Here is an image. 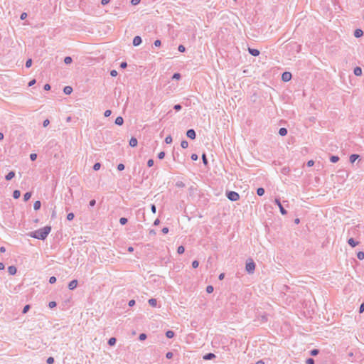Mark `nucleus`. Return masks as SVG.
I'll return each instance as SVG.
<instances>
[{"mask_svg": "<svg viewBox=\"0 0 364 364\" xmlns=\"http://www.w3.org/2000/svg\"><path fill=\"white\" fill-rule=\"evenodd\" d=\"M21 196V193L19 191L16 190L14 191L13 196L15 199H18Z\"/></svg>", "mask_w": 364, "mask_h": 364, "instance_id": "obj_23", "label": "nucleus"}, {"mask_svg": "<svg viewBox=\"0 0 364 364\" xmlns=\"http://www.w3.org/2000/svg\"><path fill=\"white\" fill-rule=\"evenodd\" d=\"M50 283L53 284L56 282V278L55 277H51L49 279Z\"/></svg>", "mask_w": 364, "mask_h": 364, "instance_id": "obj_51", "label": "nucleus"}, {"mask_svg": "<svg viewBox=\"0 0 364 364\" xmlns=\"http://www.w3.org/2000/svg\"><path fill=\"white\" fill-rule=\"evenodd\" d=\"M279 134L281 135V136H285L287 135V130L286 128H280L279 130Z\"/></svg>", "mask_w": 364, "mask_h": 364, "instance_id": "obj_21", "label": "nucleus"}, {"mask_svg": "<svg viewBox=\"0 0 364 364\" xmlns=\"http://www.w3.org/2000/svg\"><path fill=\"white\" fill-rule=\"evenodd\" d=\"M149 304L153 306V307H155L156 306V304H157V301L155 299H150L149 300Z\"/></svg>", "mask_w": 364, "mask_h": 364, "instance_id": "obj_22", "label": "nucleus"}, {"mask_svg": "<svg viewBox=\"0 0 364 364\" xmlns=\"http://www.w3.org/2000/svg\"><path fill=\"white\" fill-rule=\"evenodd\" d=\"M137 139L134 137H132L129 140V145L132 146V147H135L137 145Z\"/></svg>", "mask_w": 364, "mask_h": 364, "instance_id": "obj_11", "label": "nucleus"}, {"mask_svg": "<svg viewBox=\"0 0 364 364\" xmlns=\"http://www.w3.org/2000/svg\"><path fill=\"white\" fill-rule=\"evenodd\" d=\"M117 169H118L119 171H122V170H124V164H119L117 166Z\"/></svg>", "mask_w": 364, "mask_h": 364, "instance_id": "obj_45", "label": "nucleus"}, {"mask_svg": "<svg viewBox=\"0 0 364 364\" xmlns=\"http://www.w3.org/2000/svg\"><path fill=\"white\" fill-rule=\"evenodd\" d=\"M331 161L333 163H336L339 160V158L336 156H332L330 159Z\"/></svg>", "mask_w": 364, "mask_h": 364, "instance_id": "obj_31", "label": "nucleus"}, {"mask_svg": "<svg viewBox=\"0 0 364 364\" xmlns=\"http://www.w3.org/2000/svg\"><path fill=\"white\" fill-rule=\"evenodd\" d=\"M154 46L156 47H159L161 46V41L160 40H156L154 41Z\"/></svg>", "mask_w": 364, "mask_h": 364, "instance_id": "obj_53", "label": "nucleus"}, {"mask_svg": "<svg viewBox=\"0 0 364 364\" xmlns=\"http://www.w3.org/2000/svg\"><path fill=\"white\" fill-rule=\"evenodd\" d=\"M348 242L353 247H355L358 245V242H355L353 238H350Z\"/></svg>", "mask_w": 364, "mask_h": 364, "instance_id": "obj_19", "label": "nucleus"}, {"mask_svg": "<svg viewBox=\"0 0 364 364\" xmlns=\"http://www.w3.org/2000/svg\"><path fill=\"white\" fill-rule=\"evenodd\" d=\"M124 122L123 118L122 117H118L115 119V124L117 125H122Z\"/></svg>", "mask_w": 364, "mask_h": 364, "instance_id": "obj_17", "label": "nucleus"}, {"mask_svg": "<svg viewBox=\"0 0 364 364\" xmlns=\"http://www.w3.org/2000/svg\"><path fill=\"white\" fill-rule=\"evenodd\" d=\"M199 265V263L197 260H194L193 262H192V266L193 268H197Z\"/></svg>", "mask_w": 364, "mask_h": 364, "instance_id": "obj_39", "label": "nucleus"}, {"mask_svg": "<svg viewBox=\"0 0 364 364\" xmlns=\"http://www.w3.org/2000/svg\"><path fill=\"white\" fill-rule=\"evenodd\" d=\"M206 291H207V293H208V294L212 293V292L213 291V287L212 286H208V287H206Z\"/></svg>", "mask_w": 364, "mask_h": 364, "instance_id": "obj_34", "label": "nucleus"}, {"mask_svg": "<svg viewBox=\"0 0 364 364\" xmlns=\"http://www.w3.org/2000/svg\"><path fill=\"white\" fill-rule=\"evenodd\" d=\"M141 43V38L140 36H135L133 39V45L137 46Z\"/></svg>", "mask_w": 364, "mask_h": 364, "instance_id": "obj_8", "label": "nucleus"}, {"mask_svg": "<svg viewBox=\"0 0 364 364\" xmlns=\"http://www.w3.org/2000/svg\"><path fill=\"white\" fill-rule=\"evenodd\" d=\"M357 257L359 259L362 260L364 259V252H358L357 254Z\"/></svg>", "mask_w": 364, "mask_h": 364, "instance_id": "obj_28", "label": "nucleus"}, {"mask_svg": "<svg viewBox=\"0 0 364 364\" xmlns=\"http://www.w3.org/2000/svg\"><path fill=\"white\" fill-rule=\"evenodd\" d=\"M115 343H116V339H115V338H109V341H108V343H109V345H110V346H113V345H114V344H115Z\"/></svg>", "mask_w": 364, "mask_h": 364, "instance_id": "obj_33", "label": "nucleus"}, {"mask_svg": "<svg viewBox=\"0 0 364 364\" xmlns=\"http://www.w3.org/2000/svg\"><path fill=\"white\" fill-rule=\"evenodd\" d=\"M64 62L65 64H70L72 63V58L71 57H65V59H64Z\"/></svg>", "mask_w": 364, "mask_h": 364, "instance_id": "obj_30", "label": "nucleus"}, {"mask_svg": "<svg viewBox=\"0 0 364 364\" xmlns=\"http://www.w3.org/2000/svg\"><path fill=\"white\" fill-rule=\"evenodd\" d=\"M29 309H30V306L26 305L23 309V314L27 313V311L29 310Z\"/></svg>", "mask_w": 364, "mask_h": 364, "instance_id": "obj_41", "label": "nucleus"}, {"mask_svg": "<svg viewBox=\"0 0 364 364\" xmlns=\"http://www.w3.org/2000/svg\"><path fill=\"white\" fill-rule=\"evenodd\" d=\"M140 2V0H132L131 1V3L132 5H137L139 4Z\"/></svg>", "mask_w": 364, "mask_h": 364, "instance_id": "obj_55", "label": "nucleus"}, {"mask_svg": "<svg viewBox=\"0 0 364 364\" xmlns=\"http://www.w3.org/2000/svg\"><path fill=\"white\" fill-rule=\"evenodd\" d=\"M191 159H192V160H193V161H196V160H198V155H197V154H192V155H191Z\"/></svg>", "mask_w": 364, "mask_h": 364, "instance_id": "obj_59", "label": "nucleus"}, {"mask_svg": "<svg viewBox=\"0 0 364 364\" xmlns=\"http://www.w3.org/2000/svg\"><path fill=\"white\" fill-rule=\"evenodd\" d=\"M318 353V350H317V349H314L311 351V355L313 356L316 355Z\"/></svg>", "mask_w": 364, "mask_h": 364, "instance_id": "obj_40", "label": "nucleus"}, {"mask_svg": "<svg viewBox=\"0 0 364 364\" xmlns=\"http://www.w3.org/2000/svg\"><path fill=\"white\" fill-rule=\"evenodd\" d=\"M363 35V31L361 29H360V28L356 29V30L355 31V32H354V36H355V37H356V38H360V37H361Z\"/></svg>", "mask_w": 364, "mask_h": 364, "instance_id": "obj_10", "label": "nucleus"}, {"mask_svg": "<svg viewBox=\"0 0 364 364\" xmlns=\"http://www.w3.org/2000/svg\"><path fill=\"white\" fill-rule=\"evenodd\" d=\"M257 193L258 196H262L264 195V189L263 188H259L257 190Z\"/></svg>", "mask_w": 364, "mask_h": 364, "instance_id": "obj_24", "label": "nucleus"}, {"mask_svg": "<svg viewBox=\"0 0 364 364\" xmlns=\"http://www.w3.org/2000/svg\"><path fill=\"white\" fill-rule=\"evenodd\" d=\"M146 338V335L145 333H141V334L139 335V339H140L141 341H144V340H145Z\"/></svg>", "mask_w": 364, "mask_h": 364, "instance_id": "obj_42", "label": "nucleus"}, {"mask_svg": "<svg viewBox=\"0 0 364 364\" xmlns=\"http://www.w3.org/2000/svg\"><path fill=\"white\" fill-rule=\"evenodd\" d=\"M166 358L168 359H171L172 357H173V353L171 352H168L166 355Z\"/></svg>", "mask_w": 364, "mask_h": 364, "instance_id": "obj_52", "label": "nucleus"}, {"mask_svg": "<svg viewBox=\"0 0 364 364\" xmlns=\"http://www.w3.org/2000/svg\"><path fill=\"white\" fill-rule=\"evenodd\" d=\"M186 135L188 138L194 139L196 138V132L193 129H189L186 132Z\"/></svg>", "mask_w": 364, "mask_h": 364, "instance_id": "obj_6", "label": "nucleus"}, {"mask_svg": "<svg viewBox=\"0 0 364 364\" xmlns=\"http://www.w3.org/2000/svg\"><path fill=\"white\" fill-rule=\"evenodd\" d=\"M228 198L231 201H237L240 199V195L235 191H229L227 193Z\"/></svg>", "mask_w": 364, "mask_h": 364, "instance_id": "obj_2", "label": "nucleus"}, {"mask_svg": "<svg viewBox=\"0 0 364 364\" xmlns=\"http://www.w3.org/2000/svg\"><path fill=\"white\" fill-rule=\"evenodd\" d=\"M73 218H74V214L73 213H70L68 214L67 219L68 220H72Z\"/></svg>", "mask_w": 364, "mask_h": 364, "instance_id": "obj_37", "label": "nucleus"}, {"mask_svg": "<svg viewBox=\"0 0 364 364\" xmlns=\"http://www.w3.org/2000/svg\"><path fill=\"white\" fill-rule=\"evenodd\" d=\"M100 166H101V165H100V163H96L94 165L93 168H94V170L97 171V170H99L100 168Z\"/></svg>", "mask_w": 364, "mask_h": 364, "instance_id": "obj_36", "label": "nucleus"}, {"mask_svg": "<svg viewBox=\"0 0 364 364\" xmlns=\"http://www.w3.org/2000/svg\"><path fill=\"white\" fill-rule=\"evenodd\" d=\"M111 113H112V112H111V110L107 109V110H106V111L105 112V116L106 117H107L110 116Z\"/></svg>", "mask_w": 364, "mask_h": 364, "instance_id": "obj_54", "label": "nucleus"}, {"mask_svg": "<svg viewBox=\"0 0 364 364\" xmlns=\"http://www.w3.org/2000/svg\"><path fill=\"white\" fill-rule=\"evenodd\" d=\"M127 222V219L125 218H121L120 220H119V223L122 224V225H125Z\"/></svg>", "mask_w": 364, "mask_h": 364, "instance_id": "obj_35", "label": "nucleus"}, {"mask_svg": "<svg viewBox=\"0 0 364 364\" xmlns=\"http://www.w3.org/2000/svg\"><path fill=\"white\" fill-rule=\"evenodd\" d=\"M255 269V263L251 260L246 264V270L249 273H252Z\"/></svg>", "mask_w": 364, "mask_h": 364, "instance_id": "obj_3", "label": "nucleus"}, {"mask_svg": "<svg viewBox=\"0 0 364 364\" xmlns=\"http://www.w3.org/2000/svg\"><path fill=\"white\" fill-rule=\"evenodd\" d=\"M31 64H32V60L31 59H28L26 63V66L27 68H29L31 66Z\"/></svg>", "mask_w": 364, "mask_h": 364, "instance_id": "obj_43", "label": "nucleus"}, {"mask_svg": "<svg viewBox=\"0 0 364 364\" xmlns=\"http://www.w3.org/2000/svg\"><path fill=\"white\" fill-rule=\"evenodd\" d=\"M162 232L164 233V234H166L168 232V228L165 227L162 229Z\"/></svg>", "mask_w": 364, "mask_h": 364, "instance_id": "obj_63", "label": "nucleus"}, {"mask_svg": "<svg viewBox=\"0 0 364 364\" xmlns=\"http://www.w3.org/2000/svg\"><path fill=\"white\" fill-rule=\"evenodd\" d=\"M165 142L168 144H171L172 142V137L171 136L168 135L165 139Z\"/></svg>", "mask_w": 364, "mask_h": 364, "instance_id": "obj_29", "label": "nucleus"}, {"mask_svg": "<svg viewBox=\"0 0 364 364\" xmlns=\"http://www.w3.org/2000/svg\"><path fill=\"white\" fill-rule=\"evenodd\" d=\"M181 77V75L179 73H175L173 76V78L178 80Z\"/></svg>", "mask_w": 364, "mask_h": 364, "instance_id": "obj_58", "label": "nucleus"}, {"mask_svg": "<svg viewBox=\"0 0 364 364\" xmlns=\"http://www.w3.org/2000/svg\"><path fill=\"white\" fill-rule=\"evenodd\" d=\"M110 75H111L112 77H115V76H117V70H112V71H111V73H110Z\"/></svg>", "mask_w": 364, "mask_h": 364, "instance_id": "obj_56", "label": "nucleus"}, {"mask_svg": "<svg viewBox=\"0 0 364 364\" xmlns=\"http://www.w3.org/2000/svg\"><path fill=\"white\" fill-rule=\"evenodd\" d=\"M27 17V14L26 13H22L21 15V19L23 20L25 19Z\"/></svg>", "mask_w": 364, "mask_h": 364, "instance_id": "obj_62", "label": "nucleus"}, {"mask_svg": "<svg viewBox=\"0 0 364 364\" xmlns=\"http://www.w3.org/2000/svg\"><path fill=\"white\" fill-rule=\"evenodd\" d=\"M15 176V173L14 171H10L6 176V179L7 181H9L11 179H12Z\"/></svg>", "mask_w": 364, "mask_h": 364, "instance_id": "obj_16", "label": "nucleus"}, {"mask_svg": "<svg viewBox=\"0 0 364 364\" xmlns=\"http://www.w3.org/2000/svg\"><path fill=\"white\" fill-rule=\"evenodd\" d=\"M166 336L167 338H173L174 336V333L172 331H168L166 333Z\"/></svg>", "mask_w": 364, "mask_h": 364, "instance_id": "obj_25", "label": "nucleus"}, {"mask_svg": "<svg viewBox=\"0 0 364 364\" xmlns=\"http://www.w3.org/2000/svg\"><path fill=\"white\" fill-rule=\"evenodd\" d=\"M56 306V303L55 301H50L49 302V307L50 308H53Z\"/></svg>", "mask_w": 364, "mask_h": 364, "instance_id": "obj_57", "label": "nucleus"}, {"mask_svg": "<svg viewBox=\"0 0 364 364\" xmlns=\"http://www.w3.org/2000/svg\"><path fill=\"white\" fill-rule=\"evenodd\" d=\"M54 363V358L53 357H49L47 359V363L48 364H53Z\"/></svg>", "mask_w": 364, "mask_h": 364, "instance_id": "obj_38", "label": "nucleus"}, {"mask_svg": "<svg viewBox=\"0 0 364 364\" xmlns=\"http://www.w3.org/2000/svg\"><path fill=\"white\" fill-rule=\"evenodd\" d=\"M306 363V364H314V360L312 358H308Z\"/></svg>", "mask_w": 364, "mask_h": 364, "instance_id": "obj_47", "label": "nucleus"}, {"mask_svg": "<svg viewBox=\"0 0 364 364\" xmlns=\"http://www.w3.org/2000/svg\"><path fill=\"white\" fill-rule=\"evenodd\" d=\"M8 272L10 274L14 275L16 273V268L14 266H10L8 268Z\"/></svg>", "mask_w": 364, "mask_h": 364, "instance_id": "obj_14", "label": "nucleus"}, {"mask_svg": "<svg viewBox=\"0 0 364 364\" xmlns=\"http://www.w3.org/2000/svg\"><path fill=\"white\" fill-rule=\"evenodd\" d=\"M41 203L39 200H36L34 204H33V208L34 210H38L40 209L41 208Z\"/></svg>", "mask_w": 364, "mask_h": 364, "instance_id": "obj_18", "label": "nucleus"}, {"mask_svg": "<svg viewBox=\"0 0 364 364\" xmlns=\"http://www.w3.org/2000/svg\"><path fill=\"white\" fill-rule=\"evenodd\" d=\"M51 231V227L50 226H46L43 228H41L39 230H37L34 232H32L30 235L31 237L33 238H36L38 240H45L48 234Z\"/></svg>", "mask_w": 364, "mask_h": 364, "instance_id": "obj_1", "label": "nucleus"}, {"mask_svg": "<svg viewBox=\"0 0 364 364\" xmlns=\"http://www.w3.org/2000/svg\"><path fill=\"white\" fill-rule=\"evenodd\" d=\"M215 357V354L213 353H208L203 356L204 360H210L212 358H214Z\"/></svg>", "mask_w": 364, "mask_h": 364, "instance_id": "obj_15", "label": "nucleus"}, {"mask_svg": "<svg viewBox=\"0 0 364 364\" xmlns=\"http://www.w3.org/2000/svg\"><path fill=\"white\" fill-rule=\"evenodd\" d=\"M275 203L276 204L279 206V210H280V212L282 215H286L287 214V211L286 210L283 208V206L282 205L279 199L276 198L275 199Z\"/></svg>", "mask_w": 364, "mask_h": 364, "instance_id": "obj_5", "label": "nucleus"}, {"mask_svg": "<svg viewBox=\"0 0 364 364\" xmlns=\"http://www.w3.org/2000/svg\"><path fill=\"white\" fill-rule=\"evenodd\" d=\"M353 73L356 76H360L362 75V69L360 67H356L354 68Z\"/></svg>", "mask_w": 364, "mask_h": 364, "instance_id": "obj_12", "label": "nucleus"}, {"mask_svg": "<svg viewBox=\"0 0 364 364\" xmlns=\"http://www.w3.org/2000/svg\"><path fill=\"white\" fill-rule=\"evenodd\" d=\"M63 92L66 95H70L73 92V88L70 86H66L64 87Z\"/></svg>", "mask_w": 364, "mask_h": 364, "instance_id": "obj_13", "label": "nucleus"}, {"mask_svg": "<svg viewBox=\"0 0 364 364\" xmlns=\"http://www.w3.org/2000/svg\"><path fill=\"white\" fill-rule=\"evenodd\" d=\"M50 124V121L48 119H46L43 121V127H47Z\"/></svg>", "mask_w": 364, "mask_h": 364, "instance_id": "obj_60", "label": "nucleus"}, {"mask_svg": "<svg viewBox=\"0 0 364 364\" xmlns=\"http://www.w3.org/2000/svg\"><path fill=\"white\" fill-rule=\"evenodd\" d=\"M164 156H165V153L164 151H161L159 154H158V157L160 159H162L164 158Z\"/></svg>", "mask_w": 364, "mask_h": 364, "instance_id": "obj_44", "label": "nucleus"}, {"mask_svg": "<svg viewBox=\"0 0 364 364\" xmlns=\"http://www.w3.org/2000/svg\"><path fill=\"white\" fill-rule=\"evenodd\" d=\"M248 50H249V53L251 55H252L253 56H257L259 55V51L257 49L249 48Z\"/></svg>", "mask_w": 364, "mask_h": 364, "instance_id": "obj_9", "label": "nucleus"}, {"mask_svg": "<svg viewBox=\"0 0 364 364\" xmlns=\"http://www.w3.org/2000/svg\"><path fill=\"white\" fill-rule=\"evenodd\" d=\"M291 78V74L289 72H284L282 75L284 82H289Z\"/></svg>", "mask_w": 364, "mask_h": 364, "instance_id": "obj_4", "label": "nucleus"}, {"mask_svg": "<svg viewBox=\"0 0 364 364\" xmlns=\"http://www.w3.org/2000/svg\"><path fill=\"white\" fill-rule=\"evenodd\" d=\"M77 285V281L74 279V280H72L69 284H68V288L70 289V290H73L74 289L76 288Z\"/></svg>", "mask_w": 364, "mask_h": 364, "instance_id": "obj_7", "label": "nucleus"}, {"mask_svg": "<svg viewBox=\"0 0 364 364\" xmlns=\"http://www.w3.org/2000/svg\"><path fill=\"white\" fill-rule=\"evenodd\" d=\"M178 49L180 52H184L186 50L185 47L182 45L179 46Z\"/></svg>", "mask_w": 364, "mask_h": 364, "instance_id": "obj_50", "label": "nucleus"}, {"mask_svg": "<svg viewBox=\"0 0 364 364\" xmlns=\"http://www.w3.org/2000/svg\"><path fill=\"white\" fill-rule=\"evenodd\" d=\"M314 164V161H313V160H310V161H309L307 162V166H309V167H310V166H312Z\"/></svg>", "mask_w": 364, "mask_h": 364, "instance_id": "obj_61", "label": "nucleus"}, {"mask_svg": "<svg viewBox=\"0 0 364 364\" xmlns=\"http://www.w3.org/2000/svg\"><path fill=\"white\" fill-rule=\"evenodd\" d=\"M185 251V248L183 247V246H179L178 247V250H177V252L178 254H183Z\"/></svg>", "mask_w": 364, "mask_h": 364, "instance_id": "obj_32", "label": "nucleus"}, {"mask_svg": "<svg viewBox=\"0 0 364 364\" xmlns=\"http://www.w3.org/2000/svg\"><path fill=\"white\" fill-rule=\"evenodd\" d=\"M358 157H359V155H358V154H352L350 156V161L351 163H354L355 161V160L358 159Z\"/></svg>", "mask_w": 364, "mask_h": 364, "instance_id": "obj_20", "label": "nucleus"}, {"mask_svg": "<svg viewBox=\"0 0 364 364\" xmlns=\"http://www.w3.org/2000/svg\"><path fill=\"white\" fill-rule=\"evenodd\" d=\"M363 311H364V302L360 306V313H362Z\"/></svg>", "mask_w": 364, "mask_h": 364, "instance_id": "obj_64", "label": "nucleus"}, {"mask_svg": "<svg viewBox=\"0 0 364 364\" xmlns=\"http://www.w3.org/2000/svg\"><path fill=\"white\" fill-rule=\"evenodd\" d=\"M202 159H203V161L204 164L206 165L208 164V161H207L206 156L205 154H203L202 155Z\"/></svg>", "mask_w": 364, "mask_h": 364, "instance_id": "obj_46", "label": "nucleus"}, {"mask_svg": "<svg viewBox=\"0 0 364 364\" xmlns=\"http://www.w3.org/2000/svg\"><path fill=\"white\" fill-rule=\"evenodd\" d=\"M181 146L183 149H186L188 146V143L187 141L183 140L181 141Z\"/></svg>", "mask_w": 364, "mask_h": 364, "instance_id": "obj_27", "label": "nucleus"}, {"mask_svg": "<svg viewBox=\"0 0 364 364\" xmlns=\"http://www.w3.org/2000/svg\"><path fill=\"white\" fill-rule=\"evenodd\" d=\"M30 158H31V159L32 161H35V160L36 159V158H37V155H36V154H31L30 155Z\"/></svg>", "mask_w": 364, "mask_h": 364, "instance_id": "obj_48", "label": "nucleus"}, {"mask_svg": "<svg viewBox=\"0 0 364 364\" xmlns=\"http://www.w3.org/2000/svg\"><path fill=\"white\" fill-rule=\"evenodd\" d=\"M147 165L149 167H151L154 165V160L149 159L147 162Z\"/></svg>", "mask_w": 364, "mask_h": 364, "instance_id": "obj_49", "label": "nucleus"}, {"mask_svg": "<svg viewBox=\"0 0 364 364\" xmlns=\"http://www.w3.org/2000/svg\"><path fill=\"white\" fill-rule=\"evenodd\" d=\"M31 197V193L28 192V193H26L23 196V198H24V200L27 201Z\"/></svg>", "mask_w": 364, "mask_h": 364, "instance_id": "obj_26", "label": "nucleus"}]
</instances>
